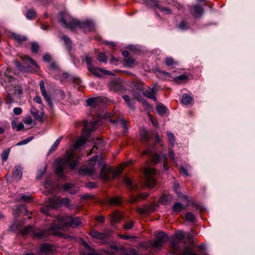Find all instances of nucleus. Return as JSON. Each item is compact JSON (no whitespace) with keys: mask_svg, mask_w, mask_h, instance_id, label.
<instances>
[{"mask_svg":"<svg viewBox=\"0 0 255 255\" xmlns=\"http://www.w3.org/2000/svg\"><path fill=\"white\" fill-rule=\"evenodd\" d=\"M79 157L73 150H67L65 154L56 158L54 162V168L57 175H64L70 170H74L79 163Z\"/></svg>","mask_w":255,"mask_h":255,"instance_id":"nucleus-1","label":"nucleus"},{"mask_svg":"<svg viewBox=\"0 0 255 255\" xmlns=\"http://www.w3.org/2000/svg\"><path fill=\"white\" fill-rule=\"evenodd\" d=\"M59 21L64 27L72 31L79 28L86 33L92 31L94 28V24L91 21H80L66 13L61 14Z\"/></svg>","mask_w":255,"mask_h":255,"instance_id":"nucleus-2","label":"nucleus"},{"mask_svg":"<svg viewBox=\"0 0 255 255\" xmlns=\"http://www.w3.org/2000/svg\"><path fill=\"white\" fill-rule=\"evenodd\" d=\"M22 62L15 61V65L17 69L24 73H35L39 69V66L30 57L24 55L21 57Z\"/></svg>","mask_w":255,"mask_h":255,"instance_id":"nucleus-3","label":"nucleus"},{"mask_svg":"<svg viewBox=\"0 0 255 255\" xmlns=\"http://www.w3.org/2000/svg\"><path fill=\"white\" fill-rule=\"evenodd\" d=\"M99 122V120H94L90 122L87 121L85 122L84 128L83 129V134L85 137H81L76 140L74 145L75 148H79L87 141V138L89 137L91 132L95 131L97 129Z\"/></svg>","mask_w":255,"mask_h":255,"instance_id":"nucleus-4","label":"nucleus"},{"mask_svg":"<svg viewBox=\"0 0 255 255\" xmlns=\"http://www.w3.org/2000/svg\"><path fill=\"white\" fill-rule=\"evenodd\" d=\"M133 164V161L130 160L119 165L116 168H115L114 167L105 163L101 168V175H108L110 174H112V175H120L125 168Z\"/></svg>","mask_w":255,"mask_h":255,"instance_id":"nucleus-5","label":"nucleus"},{"mask_svg":"<svg viewBox=\"0 0 255 255\" xmlns=\"http://www.w3.org/2000/svg\"><path fill=\"white\" fill-rule=\"evenodd\" d=\"M60 227L56 225H51L49 228L44 230L34 229L32 230V236L36 239H44L50 235L60 236L61 233L58 232Z\"/></svg>","mask_w":255,"mask_h":255,"instance_id":"nucleus-6","label":"nucleus"},{"mask_svg":"<svg viewBox=\"0 0 255 255\" xmlns=\"http://www.w3.org/2000/svg\"><path fill=\"white\" fill-rule=\"evenodd\" d=\"M169 239L168 236L164 232H159L155 239L152 241H150V245L153 248H158L162 247L164 243L168 241Z\"/></svg>","mask_w":255,"mask_h":255,"instance_id":"nucleus-7","label":"nucleus"},{"mask_svg":"<svg viewBox=\"0 0 255 255\" xmlns=\"http://www.w3.org/2000/svg\"><path fill=\"white\" fill-rule=\"evenodd\" d=\"M70 216L67 214H61L58 215L56 217V220L58 222V224H53V225L58 226L60 228L58 229V232L59 230L63 229L64 227H68L69 224V219Z\"/></svg>","mask_w":255,"mask_h":255,"instance_id":"nucleus-8","label":"nucleus"},{"mask_svg":"<svg viewBox=\"0 0 255 255\" xmlns=\"http://www.w3.org/2000/svg\"><path fill=\"white\" fill-rule=\"evenodd\" d=\"M111 232L105 230L103 232H99L96 230L93 229L90 232V235L94 238L99 240L108 239L110 237Z\"/></svg>","mask_w":255,"mask_h":255,"instance_id":"nucleus-9","label":"nucleus"},{"mask_svg":"<svg viewBox=\"0 0 255 255\" xmlns=\"http://www.w3.org/2000/svg\"><path fill=\"white\" fill-rule=\"evenodd\" d=\"M191 14L194 18H199L203 14L204 10L203 7L199 4L192 5L190 8Z\"/></svg>","mask_w":255,"mask_h":255,"instance_id":"nucleus-10","label":"nucleus"},{"mask_svg":"<svg viewBox=\"0 0 255 255\" xmlns=\"http://www.w3.org/2000/svg\"><path fill=\"white\" fill-rule=\"evenodd\" d=\"M48 206L52 209H58L61 207V197L54 196L50 198L48 200Z\"/></svg>","mask_w":255,"mask_h":255,"instance_id":"nucleus-11","label":"nucleus"},{"mask_svg":"<svg viewBox=\"0 0 255 255\" xmlns=\"http://www.w3.org/2000/svg\"><path fill=\"white\" fill-rule=\"evenodd\" d=\"M39 86H40L41 95L45 98V100L46 101V102L48 103V106L50 108H52V106H53V103L51 100L50 97L47 94V93L46 92V90L45 88L44 82L43 80H41L40 81Z\"/></svg>","mask_w":255,"mask_h":255,"instance_id":"nucleus-12","label":"nucleus"},{"mask_svg":"<svg viewBox=\"0 0 255 255\" xmlns=\"http://www.w3.org/2000/svg\"><path fill=\"white\" fill-rule=\"evenodd\" d=\"M62 188L63 191L68 192L71 194H75L79 191V188L72 183L64 184Z\"/></svg>","mask_w":255,"mask_h":255,"instance_id":"nucleus-13","label":"nucleus"},{"mask_svg":"<svg viewBox=\"0 0 255 255\" xmlns=\"http://www.w3.org/2000/svg\"><path fill=\"white\" fill-rule=\"evenodd\" d=\"M44 185L50 192H55L59 187V184L57 182H53L49 178L46 179Z\"/></svg>","mask_w":255,"mask_h":255,"instance_id":"nucleus-14","label":"nucleus"},{"mask_svg":"<svg viewBox=\"0 0 255 255\" xmlns=\"http://www.w3.org/2000/svg\"><path fill=\"white\" fill-rule=\"evenodd\" d=\"M125 183L127 187L131 192L136 191L138 189V185L127 176L125 178Z\"/></svg>","mask_w":255,"mask_h":255,"instance_id":"nucleus-15","label":"nucleus"},{"mask_svg":"<svg viewBox=\"0 0 255 255\" xmlns=\"http://www.w3.org/2000/svg\"><path fill=\"white\" fill-rule=\"evenodd\" d=\"M88 70L92 73L94 75L97 77H100L101 76V74L98 72V70L101 72L103 73L106 74L108 75H111V72L104 70L102 68H97L95 67H93V66L91 67H90L88 69Z\"/></svg>","mask_w":255,"mask_h":255,"instance_id":"nucleus-16","label":"nucleus"},{"mask_svg":"<svg viewBox=\"0 0 255 255\" xmlns=\"http://www.w3.org/2000/svg\"><path fill=\"white\" fill-rule=\"evenodd\" d=\"M170 247H171V253L173 255H180L181 254L176 255L178 252L179 251L180 246H179V242L177 241L175 239H172L170 243ZM182 253V252L181 253Z\"/></svg>","mask_w":255,"mask_h":255,"instance_id":"nucleus-17","label":"nucleus"},{"mask_svg":"<svg viewBox=\"0 0 255 255\" xmlns=\"http://www.w3.org/2000/svg\"><path fill=\"white\" fill-rule=\"evenodd\" d=\"M110 88L111 90L118 92L123 91L124 86L121 82L114 80L110 83Z\"/></svg>","mask_w":255,"mask_h":255,"instance_id":"nucleus-18","label":"nucleus"},{"mask_svg":"<svg viewBox=\"0 0 255 255\" xmlns=\"http://www.w3.org/2000/svg\"><path fill=\"white\" fill-rule=\"evenodd\" d=\"M122 215L120 211H114L110 216V221L111 224H116L122 219Z\"/></svg>","mask_w":255,"mask_h":255,"instance_id":"nucleus-19","label":"nucleus"},{"mask_svg":"<svg viewBox=\"0 0 255 255\" xmlns=\"http://www.w3.org/2000/svg\"><path fill=\"white\" fill-rule=\"evenodd\" d=\"M150 91H146L142 93L144 96L156 102L157 99L155 95L156 93V89L155 87H153L152 89H150Z\"/></svg>","mask_w":255,"mask_h":255,"instance_id":"nucleus-20","label":"nucleus"},{"mask_svg":"<svg viewBox=\"0 0 255 255\" xmlns=\"http://www.w3.org/2000/svg\"><path fill=\"white\" fill-rule=\"evenodd\" d=\"M145 185L149 189L153 188L156 184V180L153 176H144Z\"/></svg>","mask_w":255,"mask_h":255,"instance_id":"nucleus-21","label":"nucleus"},{"mask_svg":"<svg viewBox=\"0 0 255 255\" xmlns=\"http://www.w3.org/2000/svg\"><path fill=\"white\" fill-rule=\"evenodd\" d=\"M139 136L142 142H148L150 138L149 132L145 128L140 129Z\"/></svg>","mask_w":255,"mask_h":255,"instance_id":"nucleus-22","label":"nucleus"},{"mask_svg":"<svg viewBox=\"0 0 255 255\" xmlns=\"http://www.w3.org/2000/svg\"><path fill=\"white\" fill-rule=\"evenodd\" d=\"M82 224L81 219L78 217L70 216L68 227H76Z\"/></svg>","mask_w":255,"mask_h":255,"instance_id":"nucleus-23","label":"nucleus"},{"mask_svg":"<svg viewBox=\"0 0 255 255\" xmlns=\"http://www.w3.org/2000/svg\"><path fill=\"white\" fill-rule=\"evenodd\" d=\"M172 200L171 195L167 194H162L160 198V202L162 205H167L170 203Z\"/></svg>","mask_w":255,"mask_h":255,"instance_id":"nucleus-24","label":"nucleus"},{"mask_svg":"<svg viewBox=\"0 0 255 255\" xmlns=\"http://www.w3.org/2000/svg\"><path fill=\"white\" fill-rule=\"evenodd\" d=\"M31 114L35 120L39 121L40 122H42L43 121L44 115L43 113H41L39 115L38 110L33 109L31 110Z\"/></svg>","mask_w":255,"mask_h":255,"instance_id":"nucleus-25","label":"nucleus"},{"mask_svg":"<svg viewBox=\"0 0 255 255\" xmlns=\"http://www.w3.org/2000/svg\"><path fill=\"white\" fill-rule=\"evenodd\" d=\"M53 246L48 244L43 243L39 248V251L44 253H49L52 251Z\"/></svg>","mask_w":255,"mask_h":255,"instance_id":"nucleus-26","label":"nucleus"},{"mask_svg":"<svg viewBox=\"0 0 255 255\" xmlns=\"http://www.w3.org/2000/svg\"><path fill=\"white\" fill-rule=\"evenodd\" d=\"M122 203V198L121 196H114L109 199V203L112 205L119 206Z\"/></svg>","mask_w":255,"mask_h":255,"instance_id":"nucleus-27","label":"nucleus"},{"mask_svg":"<svg viewBox=\"0 0 255 255\" xmlns=\"http://www.w3.org/2000/svg\"><path fill=\"white\" fill-rule=\"evenodd\" d=\"M123 98L124 100H125V101L126 102L127 105L128 106V107L130 109H135V107H134L135 102H134V99H132V100L130 99V97L128 95H124L123 96Z\"/></svg>","mask_w":255,"mask_h":255,"instance_id":"nucleus-28","label":"nucleus"},{"mask_svg":"<svg viewBox=\"0 0 255 255\" xmlns=\"http://www.w3.org/2000/svg\"><path fill=\"white\" fill-rule=\"evenodd\" d=\"M83 246L87 251V253L85 255H101L97 253L94 249L90 247L86 242H84Z\"/></svg>","mask_w":255,"mask_h":255,"instance_id":"nucleus-29","label":"nucleus"},{"mask_svg":"<svg viewBox=\"0 0 255 255\" xmlns=\"http://www.w3.org/2000/svg\"><path fill=\"white\" fill-rule=\"evenodd\" d=\"M61 38L64 41L67 49L69 51L72 49V41L66 35H62Z\"/></svg>","mask_w":255,"mask_h":255,"instance_id":"nucleus-30","label":"nucleus"},{"mask_svg":"<svg viewBox=\"0 0 255 255\" xmlns=\"http://www.w3.org/2000/svg\"><path fill=\"white\" fill-rule=\"evenodd\" d=\"M12 37L18 43H21L23 42L26 41L27 39L26 36L16 33H13L12 34Z\"/></svg>","mask_w":255,"mask_h":255,"instance_id":"nucleus-31","label":"nucleus"},{"mask_svg":"<svg viewBox=\"0 0 255 255\" xmlns=\"http://www.w3.org/2000/svg\"><path fill=\"white\" fill-rule=\"evenodd\" d=\"M192 97L188 94H184L181 99L182 103L184 105H189L192 101Z\"/></svg>","mask_w":255,"mask_h":255,"instance_id":"nucleus-32","label":"nucleus"},{"mask_svg":"<svg viewBox=\"0 0 255 255\" xmlns=\"http://www.w3.org/2000/svg\"><path fill=\"white\" fill-rule=\"evenodd\" d=\"M23 172V168L20 165H16L12 170L13 175H22Z\"/></svg>","mask_w":255,"mask_h":255,"instance_id":"nucleus-33","label":"nucleus"},{"mask_svg":"<svg viewBox=\"0 0 255 255\" xmlns=\"http://www.w3.org/2000/svg\"><path fill=\"white\" fill-rule=\"evenodd\" d=\"M155 3V5L154 6H156V7H157L158 9H159L160 10V11L161 12H163L164 14H169L171 13L172 11L170 9H169V8L166 7L161 6L159 4L158 1Z\"/></svg>","mask_w":255,"mask_h":255,"instance_id":"nucleus-34","label":"nucleus"},{"mask_svg":"<svg viewBox=\"0 0 255 255\" xmlns=\"http://www.w3.org/2000/svg\"><path fill=\"white\" fill-rule=\"evenodd\" d=\"M132 85L134 88L139 91H142L144 89V83L139 81H134Z\"/></svg>","mask_w":255,"mask_h":255,"instance_id":"nucleus-35","label":"nucleus"},{"mask_svg":"<svg viewBox=\"0 0 255 255\" xmlns=\"http://www.w3.org/2000/svg\"><path fill=\"white\" fill-rule=\"evenodd\" d=\"M32 230H34V227L32 226L28 225L20 231V233L22 235H26L31 233L32 235Z\"/></svg>","mask_w":255,"mask_h":255,"instance_id":"nucleus-36","label":"nucleus"},{"mask_svg":"<svg viewBox=\"0 0 255 255\" xmlns=\"http://www.w3.org/2000/svg\"><path fill=\"white\" fill-rule=\"evenodd\" d=\"M165 63L167 66L170 67L177 65L178 62L174 60L173 58L167 57L165 58Z\"/></svg>","mask_w":255,"mask_h":255,"instance_id":"nucleus-37","label":"nucleus"},{"mask_svg":"<svg viewBox=\"0 0 255 255\" xmlns=\"http://www.w3.org/2000/svg\"><path fill=\"white\" fill-rule=\"evenodd\" d=\"M158 114L161 116L164 115L167 112V108L162 104H159L156 107Z\"/></svg>","mask_w":255,"mask_h":255,"instance_id":"nucleus-38","label":"nucleus"},{"mask_svg":"<svg viewBox=\"0 0 255 255\" xmlns=\"http://www.w3.org/2000/svg\"><path fill=\"white\" fill-rule=\"evenodd\" d=\"M124 61L126 65L128 67H133L136 64L135 59L130 57L125 58Z\"/></svg>","mask_w":255,"mask_h":255,"instance_id":"nucleus-39","label":"nucleus"},{"mask_svg":"<svg viewBox=\"0 0 255 255\" xmlns=\"http://www.w3.org/2000/svg\"><path fill=\"white\" fill-rule=\"evenodd\" d=\"M10 151V148H7V149H4L2 151V152L1 154V161L3 163L5 162L7 160L8 156H9Z\"/></svg>","mask_w":255,"mask_h":255,"instance_id":"nucleus-40","label":"nucleus"},{"mask_svg":"<svg viewBox=\"0 0 255 255\" xmlns=\"http://www.w3.org/2000/svg\"><path fill=\"white\" fill-rule=\"evenodd\" d=\"M107 117L109 119L110 121L113 124L117 123L119 120H120V118L118 117L117 115L115 114H112L111 113L107 114Z\"/></svg>","mask_w":255,"mask_h":255,"instance_id":"nucleus-41","label":"nucleus"},{"mask_svg":"<svg viewBox=\"0 0 255 255\" xmlns=\"http://www.w3.org/2000/svg\"><path fill=\"white\" fill-rule=\"evenodd\" d=\"M86 103L88 106L95 107L97 105L98 99L95 98H89L87 100Z\"/></svg>","mask_w":255,"mask_h":255,"instance_id":"nucleus-42","label":"nucleus"},{"mask_svg":"<svg viewBox=\"0 0 255 255\" xmlns=\"http://www.w3.org/2000/svg\"><path fill=\"white\" fill-rule=\"evenodd\" d=\"M25 15L27 18L29 19H33L36 18V13L35 11L32 9H31L28 10V11L26 13Z\"/></svg>","mask_w":255,"mask_h":255,"instance_id":"nucleus-43","label":"nucleus"},{"mask_svg":"<svg viewBox=\"0 0 255 255\" xmlns=\"http://www.w3.org/2000/svg\"><path fill=\"white\" fill-rule=\"evenodd\" d=\"M150 160L152 163L156 164L159 162L160 156L157 153H152Z\"/></svg>","mask_w":255,"mask_h":255,"instance_id":"nucleus-44","label":"nucleus"},{"mask_svg":"<svg viewBox=\"0 0 255 255\" xmlns=\"http://www.w3.org/2000/svg\"><path fill=\"white\" fill-rule=\"evenodd\" d=\"M183 209V205L179 202L175 203L173 207V210L176 213H179Z\"/></svg>","mask_w":255,"mask_h":255,"instance_id":"nucleus-45","label":"nucleus"},{"mask_svg":"<svg viewBox=\"0 0 255 255\" xmlns=\"http://www.w3.org/2000/svg\"><path fill=\"white\" fill-rule=\"evenodd\" d=\"M156 174V171L153 168L148 167L144 170V175H154Z\"/></svg>","mask_w":255,"mask_h":255,"instance_id":"nucleus-46","label":"nucleus"},{"mask_svg":"<svg viewBox=\"0 0 255 255\" xmlns=\"http://www.w3.org/2000/svg\"><path fill=\"white\" fill-rule=\"evenodd\" d=\"M145 206L146 208V212H147L148 214H149L155 211L156 204L152 203L150 204L145 205Z\"/></svg>","mask_w":255,"mask_h":255,"instance_id":"nucleus-47","label":"nucleus"},{"mask_svg":"<svg viewBox=\"0 0 255 255\" xmlns=\"http://www.w3.org/2000/svg\"><path fill=\"white\" fill-rule=\"evenodd\" d=\"M178 27L181 30L187 29L189 28V24L187 21L182 20L178 24Z\"/></svg>","mask_w":255,"mask_h":255,"instance_id":"nucleus-48","label":"nucleus"},{"mask_svg":"<svg viewBox=\"0 0 255 255\" xmlns=\"http://www.w3.org/2000/svg\"><path fill=\"white\" fill-rule=\"evenodd\" d=\"M167 134L169 143L172 145V146H174L175 142V138L173 133L170 132H168Z\"/></svg>","mask_w":255,"mask_h":255,"instance_id":"nucleus-49","label":"nucleus"},{"mask_svg":"<svg viewBox=\"0 0 255 255\" xmlns=\"http://www.w3.org/2000/svg\"><path fill=\"white\" fill-rule=\"evenodd\" d=\"M85 61L87 65V68L88 69L90 67H92V62H93V58L92 57L89 56L88 55H86L85 56Z\"/></svg>","mask_w":255,"mask_h":255,"instance_id":"nucleus-50","label":"nucleus"},{"mask_svg":"<svg viewBox=\"0 0 255 255\" xmlns=\"http://www.w3.org/2000/svg\"><path fill=\"white\" fill-rule=\"evenodd\" d=\"M175 238L178 240V241H182L185 238V235L182 231H178L175 234Z\"/></svg>","mask_w":255,"mask_h":255,"instance_id":"nucleus-51","label":"nucleus"},{"mask_svg":"<svg viewBox=\"0 0 255 255\" xmlns=\"http://www.w3.org/2000/svg\"><path fill=\"white\" fill-rule=\"evenodd\" d=\"M97 59L101 62H106L107 61V57L103 52H100L98 54Z\"/></svg>","mask_w":255,"mask_h":255,"instance_id":"nucleus-52","label":"nucleus"},{"mask_svg":"<svg viewBox=\"0 0 255 255\" xmlns=\"http://www.w3.org/2000/svg\"><path fill=\"white\" fill-rule=\"evenodd\" d=\"M195 219V216L190 212H187L185 215V219L188 221L193 222Z\"/></svg>","mask_w":255,"mask_h":255,"instance_id":"nucleus-53","label":"nucleus"},{"mask_svg":"<svg viewBox=\"0 0 255 255\" xmlns=\"http://www.w3.org/2000/svg\"><path fill=\"white\" fill-rule=\"evenodd\" d=\"M61 139H62V137H60V138H59L58 139H57L55 141V142H54L53 145L51 147V148L50 149V151H54L57 149V147L58 146V145L60 142V141L61 140Z\"/></svg>","mask_w":255,"mask_h":255,"instance_id":"nucleus-54","label":"nucleus"},{"mask_svg":"<svg viewBox=\"0 0 255 255\" xmlns=\"http://www.w3.org/2000/svg\"><path fill=\"white\" fill-rule=\"evenodd\" d=\"M134 224V222L133 221H130L127 222L126 223H125L123 225V227L125 229L129 230V229H131L132 228Z\"/></svg>","mask_w":255,"mask_h":255,"instance_id":"nucleus-55","label":"nucleus"},{"mask_svg":"<svg viewBox=\"0 0 255 255\" xmlns=\"http://www.w3.org/2000/svg\"><path fill=\"white\" fill-rule=\"evenodd\" d=\"M188 80V76L186 75L183 74L177 77L175 80L176 82L178 81H187Z\"/></svg>","mask_w":255,"mask_h":255,"instance_id":"nucleus-56","label":"nucleus"},{"mask_svg":"<svg viewBox=\"0 0 255 255\" xmlns=\"http://www.w3.org/2000/svg\"><path fill=\"white\" fill-rule=\"evenodd\" d=\"M85 186L86 187L93 189L98 188V185L96 182H89L85 183Z\"/></svg>","mask_w":255,"mask_h":255,"instance_id":"nucleus-57","label":"nucleus"},{"mask_svg":"<svg viewBox=\"0 0 255 255\" xmlns=\"http://www.w3.org/2000/svg\"><path fill=\"white\" fill-rule=\"evenodd\" d=\"M128 203L130 204H134L139 202L138 197H135L134 195H130L129 197V199L128 200Z\"/></svg>","mask_w":255,"mask_h":255,"instance_id":"nucleus-58","label":"nucleus"},{"mask_svg":"<svg viewBox=\"0 0 255 255\" xmlns=\"http://www.w3.org/2000/svg\"><path fill=\"white\" fill-rule=\"evenodd\" d=\"M70 199L68 198H61V207L63 206H68L70 203Z\"/></svg>","mask_w":255,"mask_h":255,"instance_id":"nucleus-59","label":"nucleus"},{"mask_svg":"<svg viewBox=\"0 0 255 255\" xmlns=\"http://www.w3.org/2000/svg\"><path fill=\"white\" fill-rule=\"evenodd\" d=\"M92 169L88 167L81 168L80 170V172L84 174H91L92 173Z\"/></svg>","mask_w":255,"mask_h":255,"instance_id":"nucleus-60","label":"nucleus"},{"mask_svg":"<svg viewBox=\"0 0 255 255\" xmlns=\"http://www.w3.org/2000/svg\"><path fill=\"white\" fill-rule=\"evenodd\" d=\"M33 137L32 136L27 138L25 139H24L23 140L19 141V142H18L16 144V145H21L25 144L27 143L28 142H29L30 141H31L33 139Z\"/></svg>","mask_w":255,"mask_h":255,"instance_id":"nucleus-61","label":"nucleus"},{"mask_svg":"<svg viewBox=\"0 0 255 255\" xmlns=\"http://www.w3.org/2000/svg\"><path fill=\"white\" fill-rule=\"evenodd\" d=\"M31 51L33 53H37L39 49V45L35 42L31 43Z\"/></svg>","mask_w":255,"mask_h":255,"instance_id":"nucleus-62","label":"nucleus"},{"mask_svg":"<svg viewBox=\"0 0 255 255\" xmlns=\"http://www.w3.org/2000/svg\"><path fill=\"white\" fill-rule=\"evenodd\" d=\"M144 3L147 5L155 6L156 2H158L157 0H143Z\"/></svg>","mask_w":255,"mask_h":255,"instance_id":"nucleus-63","label":"nucleus"},{"mask_svg":"<svg viewBox=\"0 0 255 255\" xmlns=\"http://www.w3.org/2000/svg\"><path fill=\"white\" fill-rule=\"evenodd\" d=\"M137 212L140 214V215H143V214H147V212H146V208L145 205H144L141 208H138L137 209Z\"/></svg>","mask_w":255,"mask_h":255,"instance_id":"nucleus-64","label":"nucleus"}]
</instances>
